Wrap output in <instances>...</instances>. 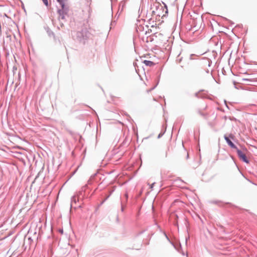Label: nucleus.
I'll return each instance as SVG.
<instances>
[{
  "label": "nucleus",
  "mask_w": 257,
  "mask_h": 257,
  "mask_svg": "<svg viewBox=\"0 0 257 257\" xmlns=\"http://www.w3.org/2000/svg\"><path fill=\"white\" fill-rule=\"evenodd\" d=\"M162 3L164 5V7L156 0V2L153 5L155 10L152 11V13L159 17H161L162 18H164L168 15V10L167 5L163 2H162Z\"/></svg>",
  "instance_id": "1"
},
{
  "label": "nucleus",
  "mask_w": 257,
  "mask_h": 257,
  "mask_svg": "<svg viewBox=\"0 0 257 257\" xmlns=\"http://www.w3.org/2000/svg\"><path fill=\"white\" fill-rule=\"evenodd\" d=\"M57 2L61 6V9H58L57 13L59 14V20H63L65 21V16L67 15L69 12V8L65 5V2L67 0H56Z\"/></svg>",
  "instance_id": "2"
},
{
  "label": "nucleus",
  "mask_w": 257,
  "mask_h": 257,
  "mask_svg": "<svg viewBox=\"0 0 257 257\" xmlns=\"http://www.w3.org/2000/svg\"><path fill=\"white\" fill-rule=\"evenodd\" d=\"M89 33L88 32L87 29H82L81 31H78L76 33V38L83 43H85V41L89 36Z\"/></svg>",
  "instance_id": "3"
},
{
  "label": "nucleus",
  "mask_w": 257,
  "mask_h": 257,
  "mask_svg": "<svg viewBox=\"0 0 257 257\" xmlns=\"http://www.w3.org/2000/svg\"><path fill=\"white\" fill-rule=\"evenodd\" d=\"M234 136L230 134L228 136H227L226 135L224 136V140H225L227 145L232 149H237V147L234 145V144L231 141L230 139H234Z\"/></svg>",
  "instance_id": "4"
},
{
  "label": "nucleus",
  "mask_w": 257,
  "mask_h": 257,
  "mask_svg": "<svg viewBox=\"0 0 257 257\" xmlns=\"http://www.w3.org/2000/svg\"><path fill=\"white\" fill-rule=\"evenodd\" d=\"M235 150L240 160L246 164H248L249 163V160L247 159L246 155L244 153H243L238 148H237V149H235Z\"/></svg>",
  "instance_id": "5"
},
{
  "label": "nucleus",
  "mask_w": 257,
  "mask_h": 257,
  "mask_svg": "<svg viewBox=\"0 0 257 257\" xmlns=\"http://www.w3.org/2000/svg\"><path fill=\"white\" fill-rule=\"evenodd\" d=\"M78 201H79V199L78 198H77L76 195L73 196L71 198V205H70V208L71 209L72 208H73L75 209L77 208L80 207L81 206L80 205H76L77 202Z\"/></svg>",
  "instance_id": "6"
},
{
  "label": "nucleus",
  "mask_w": 257,
  "mask_h": 257,
  "mask_svg": "<svg viewBox=\"0 0 257 257\" xmlns=\"http://www.w3.org/2000/svg\"><path fill=\"white\" fill-rule=\"evenodd\" d=\"M44 29L46 31L48 35L50 37H53L54 40H55V35L54 33L50 29V28L48 26H45Z\"/></svg>",
  "instance_id": "7"
},
{
  "label": "nucleus",
  "mask_w": 257,
  "mask_h": 257,
  "mask_svg": "<svg viewBox=\"0 0 257 257\" xmlns=\"http://www.w3.org/2000/svg\"><path fill=\"white\" fill-rule=\"evenodd\" d=\"M143 63L145 64L146 66L149 67H153L155 65V63L154 62L150 60H145L143 62Z\"/></svg>",
  "instance_id": "8"
},
{
  "label": "nucleus",
  "mask_w": 257,
  "mask_h": 257,
  "mask_svg": "<svg viewBox=\"0 0 257 257\" xmlns=\"http://www.w3.org/2000/svg\"><path fill=\"white\" fill-rule=\"evenodd\" d=\"M242 82H246L247 84H250V83L255 82L256 81L253 78H242Z\"/></svg>",
  "instance_id": "9"
},
{
  "label": "nucleus",
  "mask_w": 257,
  "mask_h": 257,
  "mask_svg": "<svg viewBox=\"0 0 257 257\" xmlns=\"http://www.w3.org/2000/svg\"><path fill=\"white\" fill-rule=\"evenodd\" d=\"M88 185H89L88 183L84 185L82 188L81 190H80L78 192V194H77L78 196H79L82 195V192H85V190L88 188Z\"/></svg>",
  "instance_id": "10"
},
{
  "label": "nucleus",
  "mask_w": 257,
  "mask_h": 257,
  "mask_svg": "<svg viewBox=\"0 0 257 257\" xmlns=\"http://www.w3.org/2000/svg\"><path fill=\"white\" fill-rule=\"evenodd\" d=\"M204 64L207 65L208 67H210L212 64V61L209 58H204Z\"/></svg>",
  "instance_id": "11"
},
{
  "label": "nucleus",
  "mask_w": 257,
  "mask_h": 257,
  "mask_svg": "<svg viewBox=\"0 0 257 257\" xmlns=\"http://www.w3.org/2000/svg\"><path fill=\"white\" fill-rule=\"evenodd\" d=\"M202 91L203 90H200L199 91H198L197 92H196L195 93V96L196 97H197V98H203L204 96L203 95L200 94V92L201 91Z\"/></svg>",
  "instance_id": "12"
},
{
  "label": "nucleus",
  "mask_w": 257,
  "mask_h": 257,
  "mask_svg": "<svg viewBox=\"0 0 257 257\" xmlns=\"http://www.w3.org/2000/svg\"><path fill=\"white\" fill-rule=\"evenodd\" d=\"M96 175V173H95L90 176V179L87 181V183L88 184H91V180L94 179V178L95 177V176Z\"/></svg>",
  "instance_id": "13"
},
{
  "label": "nucleus",
  "mask_w": 257,
  "mask_h": 257,
  "mask_svg": "<svg viewBox=\"0 0 257 257\" xmlns=\"http://www.w3.org/2000/svg\"><path fill=\"white\" fill-rule=\"evenodd\" d=\"M175 220L176 221L175 222H174V225L175 226H178V221H177V219L178 218V216L177 215V214H175Z\"/></svg>",
  "instance_id": "14"
},
{
  "label": "nucleus",
  "mask_w": 257,
  "mask_h": 257,
  "mask_svg": "<svg viewBox=\"0 0 257 257\" xmlns=\"http://www.w3.org/2000/svg\"><path fill=\"white\" fill-rule=\"evenodd\" d=\"M198 113L201 116H203L204 117H206V114L201 112L200 110H198Z\"/></svg>",
  "instance_id": "15"
},
{
  "label": "nucleus",
  "mask_w": 257,
  "mask_h": 257,
  "mask_svg": "<svg viewBox=\"0 0 257 257\" xmlns=\"http://www.w3.org/2000/svg\"><path fill=\"white\" fill-rule=\"evenodd\" d=\"M44 3V4L46 6L48 7L49 6V3L48 0H42Z\"/></svg>",
  "instance_id": "16"
},
{
  "label": "nucleus",
  "mask_w": 257,
  "mask_h": 257,
  "mask_svg": "<svg viewBox=\"0 0 257 257\" xmlns=\"http://www.w3.org/2000/svg\"><path fill=\"white\" fill-rule=\"evenodd\" d=\"M125 206L123 205L122 202H121V211L123 212L124 210Z\"/></svg>",
  "instance_id": "17"
},
{
  "label": "nucleus",
  "mask_w": 257,
  "mask_h": 257,
  "mask_svg": "<svg viewBox=\"0 0 257 257\" xmlns=\"http://www.w3.org/2000/svg\"><path fill=\"white\" fill-rule=\"evenodd\" d=\"M113 190H112L110 192V193L108 195H107L106 198L104 199L105 201L108 199V198L110 197V196L111 195L112 193L113 192Z\"/></svg>",
  "instance_id": "18"
},
{
  "label": "nucleus",
  "mask_w": 257,
  "mask_h": 257,
  "mask_svg": "<svg viewBox=\"0 0 257 257\" xmlns=\"http://www.w3.org/2000/svg\"><path fill=\"white\" fill-rule=\"evenodd\" d=\"M195 56H197L195 54H191L190 56V60L194 59L195 58H194V57H195Z\"/></svg>",
  "instance_id": "19"
},
{
  "label": "nucleus",
  "mask_w": 257,
  "mask_h": 257,
  "mask_svg": "<svg viewBox=\"0 0 257 257\" xmlns=\"http://www.w3.org/2000/svg\"><path fill=\"white\" fill-rule=\"evenodd\" d=\"M164 133H165V132L160 133L158 136V138L159 139V138H161L164 135Z\"/></svg>",
  "instance_id": "20"
},
{
  "label": "nucleus",
  "mask_w": 257,
  "mask_h": 257,
  "mask_svg": "<svg viewBox=\"0 0 257 257\" xmlns=\"http://www.w3.org/2000/svg\"><path fill=\"white\" fill-rule=\"evenodd\" d=\"M159 79L158 80V82H157V84H156V85H155L153 87H152V88L151 89V90H153L154 89H155V88L156 87V86H157V85H158V83H159Z\"/></svg>",
  "instance_id": "21"
},
{
  "label": "nucleus",
  "mask_w": 257,
  "mask_h": 257,
  "mask_svg": "<svg viewBox=\"0 0 257 257\" xmlns=\"http://www.w3.org/2000/svg\"><path fill=\"white\" fill-rule=\"evenodd\" d=\"M125 203H126L127 201V199H128V194L127 193L125 194Z\"/></svg>",
  "instance_id": "22"
},
{
  "label": "nucleus",
  "mask_w": 257,
  "mask_h": 257,
  "mask_svg": "<svg viewBox=\"0 0 257 257\" xmlns=\"http://www.w3.org/2000/svg\"><path fill=\"white\" fill-rule=\"evenodd\" d=\"M224 103H225V104L226 107L228 109H229V106H228V105H227V102H226V100H224Z\"/></svg>",
  "instance_id": "23"
},
{
  "label": "nucleus",
  "mask_w": 257,
  "mask_h": 257,
  "mask_svg": "<svg viewBox=\"0 0 257 257\" xmlns=\"http://www.w3.org/2000/svg\"><path fill=\"white\" fill-rule=\"evenodd\" d=\"M155 184V182H154L153 183H152V184L150 185V188H151V189H153V188L154 185V184Z\"/></svg>",
  "instance_id": "24"
},
{
  "label": "nucleus",
  "mask_w": 257,
  "mask_h": 257,
  "mask_svg": "<svg viewBox=\"0 0 257 257\" xmlns=\"http://www.w3.org/2000/svg\"><path fill=\"white\" fill-rule=\"evenodd\" d=\"M115 24V21H113V22H112L111 23V26H113V25H114Z\"/></svg>",
  "instance_id": "25"
},
{
  "label": "nucleus",
  "mask_w": 257,
  "mask_h": 257,
  "mask_svg": "<svg viewBox=\"0 0 257 257\" xmlns=\"http://www.w3.org/2000/svg\"><path fill=\"white\" fill-rule=\"evenodd\" d=\"M165 235L166 238L167 239V240L170 241L169 238L168 237V236H167V235L166 233H165Z\"/></svg>",
  "instance_id": "26"
},
{
  "label": "nucleus",
  "mask_w": 257,
  "mask_h": 257,
  "mask_svg": "<svg viewBox=\"0 0 257 257\" xmlns=\"http://www.w3.org/2000/svg\"><path fill=\"white\" fill-rule=\"evenodd\" d=\"M105 201H106L105 200H103L102 202H101L100 205H102L104 203Z\"/></svg>",
  "instance_id": "27"
},
{
  "label": "nucleus",
  "mask_w": 257,
  "mask_h": 257,
  "mask_svg": "<svg viewBox=\"0 0 257 257\" xmlns=\"http://www.w3.org/2000/svg\"><path fill=\"white\" fill-rule=\"evenodd\" d=\"M126 139H125V140L123 141L122 144L123 145H125L126 144Z\"/></svg>",
  "instance_id": "28"
},
{
  "label": "nucleus",
  "mask_w": 257,
  "mask_h": 257,
  "mask_svg": "<svg viewBox=\"0 0 257 257\" xmlns=\"http://www.w3.org/2000/svg\"><path fill=\"white\" fill-rule=\"evenodd\" d=\"M145 230H143L139 233V234H142L143 232H144Z\"/></svg>",
  "instance_id": "29"
},
{
  "label": "nucleus",
  "mask_w": 257,
  "mask_h": 257,
  "mask_svg": "<svg viewBox=\"0 0 257 257\" xmlns=\"http://www.w3.org/2000/svg\"><path fill=\"white\" fill-rule=\"evenodd\" d=\"M186 158H187V159H188V158H189V155H188V154H187V155L186 156Z\"/></svg>",
  "instance_id": "30"
},
{
  "label": "nucleus",
  "mask_w": 257,
  "mask_h": 257,
  "mask_svg": "<svg viewBox=\"0 0 257 257\" xmlns=\"http://www.w3.org/2000/svg\"><path fill=\"white\" fill-rule=\"evenodd\" d=\"M224 119L226 120V119H227V116H225L224 117Z\"/></svg>",
  "instance_id": "31"
},
{
  "label": "nucleus",
  "mask_w": 257,
  "mask_h": 257,
  "mask_svg": "<svg viewBox=\"0 0 257 257\" xmlns=\"http://www.w3.org/2000/svg\"><path fill=\"white\" fill-rule=\"evenodd\" d=\"M167 157V153L166 152L165 154V157Z\"/></svg>",
  "instance_id": "32"
},
{
  "label": "nucleus",
  "mask_w": 257,
  "mask_h": 257,
  "mask_svg": "<svg viewBox=\"0 0 257 257\" xmlns=\"http://www.w3.org/2000/svg\"><path fill=\"white\" fill-rule=\"evenodd\" d=\"M135 69H136V72H137V73H138V71H137V68L136 67H135Z\"/></svg>",
  "instance_id": "33"
},
{
  "label": "nucleus",
  "mask_w": 257,
  "mask_h": 257,
  "mask_svg": "<svg viewBox=\"0 0 257 257\" xmlns=\"http://www.w3.org/2000/svg\"><path fill=\"white\" fill-rule=\"evenodd\" d=\"M182 255H185V253H184V252H182Z\"/></svg>",
  "instance_id": "34"
},
{
  "label": "nucleus",
  "mask_w": 257,
  "mask_h": 257,
  "mask_svg": "<svg viewBox=\"0 0 257 257\" xmlns=\"http://www.w3.org/2000/svg\"><path fill=\"white\" fill-rule=\"evenodd\" d=\"M61 233H63V230H60Z\"/></svg>",
  "instance_id": "35"
},
{
  "label": "nucleus",
  "mask_w": 257,
  "mask_h": 257,
  "mask_svg": "<svg viewBox=\"0 0 257 257\" xmlns=\"http://www.w3.org/2000/svg\"><path fill=\"white\" fill-rule=\"evenodd\" d=\"M206 72H207V73H208V72H209V70H207V71H206Z\"/></svg>",
  "instance_id": "36"
},
{
  "label": "nucleus",
  "mask_w": 257,
  "mask_h": 257,
  "mask_svg": "<svg viewBox=\"0 0 257 257\" xmlns=\"http://www.w3.org/2000/svg\"><path fill=\"white\" fill-rule=\"evenodd\" d=\"M256 65H257V64H256ZM256 69L257 70V68Z\"/></svg>",
  "instance_id": "37"
}]
</instances>
